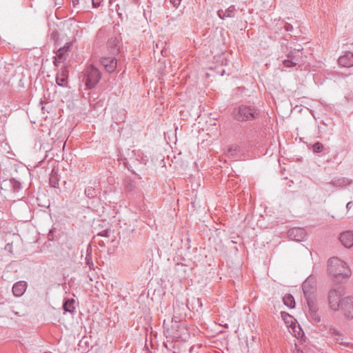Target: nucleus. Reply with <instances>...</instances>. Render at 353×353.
Segmentation results:
<instances>
[{
    "label": "nucleus",
    "instance_id": "obj_1",
    "mask_svg": "<svg viewBox=\"0 0 353 353\" xmlns=\"http://www.w3.org/2000/svg\"><path fill=\"white\" fill-rule=\"evenodd\" d=\"M327 272L336 282L351 276V270L346 262L338 257H332L327 261Z\"/></svg>",
    "mask_w": 353,
    "mask_h": 353
},
{
    "label": "nucleus",
    "instance_id": "obj_2",
    "mask_svg": "<svg viewBox=\"0 0 353 353\" xmlns=\"http://www.w3.org/2000/svg\"><path fill=\"white\" fill-rule=\"evenodd\" d=\"M232 114L237 121H245L257 118L259 111L252 105H241L233 110Z\"/></svg>",
    "mask_w": 353,
    "mask_h": 353
},
{
    "label": "nucleus",
    "instance_id": "obj_3",
    "mask_svg": "<svg viewBox=\"0 0 353 353\" xmlns=\"http://www.w3.org/2000/svg\"><path fill=\"white\" fill-rule=\"evenodd\" d=\"M101 73L94 65H88L83 72V82L88 89H92L98 84Z\"/></svg>",
    "mask_w": 353,
    "mask_h": 353
},
{
    "label": "nucleus",
    "instance_id": "obj_4",
    "mask_svg": "<svg viewBox=\"0 0 353 353\" xmlns=\"http://www.w3.org/2000/svg\"><path fill=\"white\" fill-rule=\"evenodd\" d=\"M343 289L341 286L332 288L328 293V303L330 309L334 312L339 311L342 306L344 297Z\"/></svg>",
    "mask_w": 353,
    "mask_h": 353
},
{
    "label": "nucleus",
    "instance_id": "obj_5",
    "mask_svg": "<svg viewBox=\"0 0 353 353\" xmlns=\"http://www.w3.org/2000/svg\"><path fill=\"white\" fill-rule=\"evenodd\" d=\"M178 320L179 319L173 320L175 321V324L172 326L171 330L169 327H165V323L164 321V332L165 333L167 337H170L172 339H181L183 340H185V336L184 335L185 332H186V329L183 325L178 323Z\"/></svg>",
    "mask_w": 353,
    "mask_h": 353
},
{
    "label": "nucleus",
    "instance_id": "obj_6",
    "mask_svg": "<svg viewBox=\"0 0 353 353\" xmlns=\"http://www.w3.org/2000/svg\"><path fill=\"white\" fill-rule=\"evenodd\" d=\"M70 46L71 44L70 43H66L63 47L58 50L53 60V63L56 67H58L60 63L66 60L68 53L70 51Z\"/></svg>",
    "mask_w": 353,
    "mask_h": 353
},
{
    "label": "nucleus",
    "instance_id": "obj_7",
    "mask_svg": "<svg viewBox=\"0 0 353 353\" xmlns=\"http://www.w3.org/2000/svg\"><path fill=\"white\" fill-rule=\"evenodd\" d=\"M340 310L346 318L353 319V296H347L344 297Z\"/></svg>",
    "mask_w": 353,
    "mask_h": 353
},
{
    "label": "nucleus",
    "instance_id": "obj_8",
    "mask_svg": "<svg viewBox=\"0 0 353 353\" xmlns=\"http://www.w3.org/2000/svg\"><path fill=\"white\" fill-rule=\"evenodd\" d=\"M174 316L172 320L179 319L180 320L183 316L186 315V310L189 309V301L186 303L176 300L174 304Z\"/></svg>",
    "mask_w": 353,
    "mask_h": 353
},
{
    "label": "nucleus",
    "instance_id": "obj_9",
    "mask_svg": "<svg viewBox=\"0 0 353 353\" xmlns=\"http://www.w3.org/2000/svg\"><path fill=\"white\" fill-rule=\"evenodd\" d=\"M339 240L343 245L347 248L353 246V231L347 230L340 234Z\"/></svg>",
    "mask_w": 353,
    "mask_h": 353
},
{
    "label": "nucleus",
    "instance_id": "obj_10",
    "mask_svg": "<svg viewBox=\"0 0 353 353\" xmlns=\"http://www.w3.org/2000/svg\"><path fill=\"white\" fill-rule=\"evenodd\" d=\"M302 288L306 301L314 299L313 294L315 291V286L312 283L310 279H307L303 283Z\"/></svg>",
    "mask_w": 353,
    "mask_h": 353
},
{
    "label": "nucleus",
    "instance_id": "obj_11",
    "mask_svg": "<svg viewBox=\"0 0 353 353\" xmlns=\"http://www.w3.org/2000/svg\"><path fill=\"white\" fill-rule=\"evenodd\" d=\"M307 303L308 307L309 317L311 319V320L315 322H319L320 316L317 314L318 309L314 299H308V301H307Z\"/></svg>",
    "mask_w": 353,
    "mask_h": 353
},
{
    "label": "nucleus",
    "instance_id": "obj_12",
    "mask_svg": "<svg viewBox=\"0 0 353 353\" xmlns=\"http://www.w3.org/2000/svg\"><path fill=\"white\" fill-rule=\"evenodd\" d=\"M28 283L25 281H19L16 282L12 286V293L14 296H21L26 291Z\"/></svg>",
    "mask_w": 353,
    "mask_h": 353
},
{
    "label": "nucleus",
    "instance_id": "obj_13",
    "mask_svg": "<svg viewBox=\"0 0 353 353\" xmlns=\"http://www.w3.org/2000/svg\"><path fill=\"white\" fill-rule=\"evenodd\" d=\"M289 237L296 241H301L305 236V231L303 228H295L288 231Z\"/></svg>",
    "mask_w": 353,
    "mask_h": 353
},
{
    "label": "nucleus",
    "instance_id": "obj_14",
    "mask_svg": "<svg viewBox=\"0 0 353 353\" xmlns=\"http://www.w3.org/2000/svg\"><path fill=\"white\" fill-rule=\"evenodd\" d=\"M101 63L105 69L109 72H113L117 68V65L116 59L112 57L102 58Z\"/></svg>",
    "mask_w": 353,
    "mask_h": 353
},
{
    "label": "nucleus",
    "instance_id": "obj_15",
    "mask_svg": "<svg viewBox=\"0 0 353 353\" xmlns=\"http://www.w3.org/2000/svg\"><path fill=\"white\" fill-rule=\"evenodd\" d=\"M338 62L340 65L343 67L350 68L353 66V53L347 52L339 58Z\"/></svg>",
    "mask_w": 353,
    "mask_h": 353
},
{
    "label": "nucleus",
    "instance_id": "obj_16",
    "mask_svg": "<svg viewBox=\"0 0 353 353\" xmlns=\"http://www.w3.org/2000/svg\"><path fill=\"white\" fill-rule=\"evenodd\" d=\"M68 70L65 67H62L57 72L56 77V83L61 87H66L65 81L68 79Z\"/></svg>",
    "mask_w": 353,
    "mask_h": 353
},
{
    "label": "nucleus",
    "instance_id": "obj_17",
    "mask_svg": "<svg viewBox=\"0 0 353 353\" xmlns=\"http://www.w3.org/2000/svg\"><path fill=\"white\" fill-rule=\"evenodd\" d=\"M236 8L234 6H230L227 10L223 11V10H219L217 12V15L221 19H225L226 18H232L235 15Z\"/></svg>",
    "mask_w": 353,
    "mask_h": 353
},
{
    "label": "nucleus",
    "instance_id": "obj_18",
    "mask_svg": "<svg viewBox=\"0 0 353 353\" xmlns=\"http://www.w3.org/2000/svg\"><path fill=\"white\" fill-rule=\"evenodd\" d=\"M350 183L351 180L345 177L334 178L331 181V184L333 186L338 188H342L347 185H350Z\"/></svg>",
    "mask_w": 353,
    "mask_h": 353
},
{
    "label": "nucleus",
    "instance_id": "obj_19",
    "mask_svg": "<svg viewBox=\"0 0 353 353\" xmlns=\"http://www.w3.org/2000/svg\"><path fill=\"white\" fill-rule=\"evenodd\" d=\"M289 332L296 338H302L304 335V332L301 326L296 322L289 328Z\"/></svg>",
    "mask_w": 353,
    "mask_h": 353
},
{
    "label": "nucleus",
    "instance_id": "obj_20",
    "mask_svg": "<svg viewBox=\"0 0 353 353\" xmlns=\"http://www.w3.org/2000/svg\"><path fill=\"white\" fill-rule=\"evenodd\" d=\"M330 333L334 340H336L340 345L347 346V343L343 342L342 335L339 330L335 328H330Z\"/></svg>",
    "mask_w": 353,
    "mask_h": 353
},
{
    "label": "nucleus",
    "instance_id": "obj_21",
    "mask_svg": "<svg viewBox=\"0 0 353 353\" xmlns=\"http://www.w3.org/2000/svg\"><path fill=\"white\" fill-rule=\"evenodd\" d=\"M281 316L288 328L296 322V319L292 315L285 312H281Z\"/></svg>",
    "mask_w": 353,
    "mask_h": 353
},
{
    "label": "nucleus",
    "instance_id": "obj_22",
    "mask_svg": "<svg viewBox=\"0 0 353 353\" xmlns=\"http://www.w3.org/2000/svg\"><path fill=\"white\" fill-rule=\"evenodd\" d=\"M59 177L57 172L53 169L49 178L50 185L54 188L59 187Z\"/></svg>",
    "mask_w": 353,
    "mask_h": 353
},
{
    "label": "nucleus",
    "instance_id": "obj_23",
    "mask_svg": "<svg viewBox=\"0 0 353 353\" xmlns=\"http://www.w3.org/2000/svg\"><path fill=\"white\" fill-rule=\"evenodd\" d=\"M283 301L284 305L288 307L289 308L292 309L295 307L294 299L290 294H287L283 297Z\"/></svg>",
    "mask_w": 353,
    "mask_h": 353
},
{
    "label": "nucleus",
    "instance_id": "obj_24",
    "mask_svg": "<svg viewBox=\"0 0 353 353\" xmlns=\"http://www.w3.org/2000/svg\"><path fill=\"white\" fill-rule=\"evenodd\" d=\"M74 305V299H71L66 300L63 305L64 311L67 312H70V313H73L75 310Z\"/></svg>",
    "mask_w": 353,
    "mask_h": 353
},
{
    "label": "nucleus",
    "instance_id": "obj_25",
    "mask_svg": "<svg viewBox=\"0 0 353 353\" xmlns=\"http://www.w3.org/2000/svg\"><path fill=\"white\" fill-rule=\"evenodd\" d=\"M302 48H294V50H290L286 53V56L288 59L294 60L295 61H298L299 53L301 51Z\"/></svg>",
    "mask_w": 353,
    "mask_h": 353
},
{
    "label": "nucleus",
    "instance_id": "obj_26",
    "mask_svg": "<svg viewBox=\"0 0 353 353\" xmlns=\"http://www.w3.org/2000/svg\"><path fill=\"white\" fill-rule=\"evenodd\" d=\"M5 185L6 183H8L10 187H12V189L14 192H18L21 189V183L14 180V179H10L9 181H5Z\"/></svg>",
    "mask_w": 353,
    "mask_h": 353
},
{
    "label": "nucleus",
    "instance_id": "obj_27",
    "mask_svg": "<svg viewBox=\"0 0 353 353\" xmlns=\"http://www.w3.org/2000/svg\"><path fill=\"white\" fill-rule=\"evenodd\" d=\"M323 150V145L320 142H316L312 145V150L314 152L319 153Z\"/></svg>",
    "mask_w": 353,
    "mask_h": 353
},
{
    "label": "nucleus",
    "instance_id": "obj_28",
    "mask_svg": "<svg viewBox=\"0 0 353 353\" xmlns=\"http://www.w3.org/2000/svg\"><path fill=\"white\" fill-rule=\"evenodd\" d=\"M283 63L287 68H292L297 64L296 61L290 59L288 58V59L283 60Z\"/></svg>",
    "mask_w": 353,
    "mask_h": 353
},
{
    "label": "nucleus",
    "instance_id": "obj_29",
    "mask_svg": "<svg viewBox=\"0 0 353 353\" xmlns=\"http://www.w3.org/2000/svg\"><path fill=\"white\" fill-rule=\"evenodd\" d=\"M85 262L86 264L90 267V268H93L94 264L92 260V257L88 254L85 256Z\"/></svg>",
    "mask_w": 353,
    "mask_h": 353
},
{
    "label": "nucleus",
    "instance_id": "obj_30",
    "mask_svg": "<svg viewBox=\"0 0 353 353\" xmlns=\"http://www.w3.org/2000/svg\"><path fill=\"white\" fill-rule=\"evenodd\" d=\"M94 190L90 187V188H88L85 190V194L88 196V197H93L94 195Z\"/></svg>",
    "mask_w": 353,
    "mask_h": 353
},
{
    "label": "nucleus",
    "instance_id": "obj_31",
    "mask_svg": "<svg viewBox=\"0 0 353 353\" xmlns=\"http://www.w3.org/2000/svg\"><path fill=\"white\" fill-rule=\"evenodd\" d=\"M192 303L193 304H196L199 308H200V309L202 308V302H201V299H199V298H196V299L194 298L192 299Z\"/></svg>",
    "mask_w": 353,
    "mask_h": 353
},
{
    "label": "nucleus",
    "instance_id": "obj_32",
    "mask_svg": "<svg viewBox=\"0 0 353 353\" xmlns=\"http://www.w3.org/2000/svg\"><path fill=\"white\" fill-rule=\"evenodd\" d=\"M181 0H170V3L173 4V6L176 8H177L180 3Z\"/></svg>",
    "mask_w": 353,
    "mask_h": 353
},
{
    "label": "nucleus",
    "instance_id": "obj_33",
    "mask_svg": "<svg viewBox=\"0 0 353 353\" xmlns=\"http://www.w3.org/2000/svg\"><path fill=\"white\" fill-rule=\"evenodd\" d=\"M92 5L94 8H98L100 6L99 0H92Z\"/></svg>",
    "mask_w": 353,
    "mask_h": 353
},
{
    "label": "nucleus",
    "instance_id": "obj_34",
    "mask_svg": "<svg viewBox=\"0 0 353 353\" xmlns=\"http://www.w3.org/2000/svg\"><path fill=\"white\" fill-rule=\"evenodd\" d=\"M117 40L116 39H111L109 41H108V45H114V46H117Z\"/></svg>",
    "mask_w": 353,
    "mask_h": 353
},
{
    "label": "nucleus",
    "instance_id": "obj_35",
    "mask_svg": "<svg viewBox=\"0 0 353 353\" xmlns=\"http://www.w3.org/2000/svg\"><path fill=\"white\" fill-rule=\"evenodd\" d=\"M353 206V201H350L346 205V208L347 210H350Z\"/></svg>",
    "mask_w": 353,
    "mask_h": 353
},
{
    "label": "nucleus",
    "instance_id": "obj_36",
    "mask_svg": "<svg viewBox=\"0 0 353 353\" xmlns=\"http://www.w3.org/2000/svg\"><path fill=\"white\" fill-rule=\"evenodd\" d=\"M285 29H286L287 31H292V29H293V27H292V25L288 24V25L286 26Z\"/></svg>",
    "mask_w": 353,
    "mask_h": 353
},
{
    "label": "nucleus",
    "instance_id": "obj_37",
    "mask_svg": "<svg viewBox=\"0 0 353 353\" xmlns=\"http://www.w3.org/2000/svg\"><path fill=\"white\" fill-rule=\"evenodd\" d=\"M72 3L74 6H75L78 3V0H72Z\"/></svg>",
    "mask_w": 353,
    "mask_h": 353
},
{
    "label": "nucleus",
    "instance_id": "obj_38",
    "mask_svg": "<svg viewBox=\"0 0 353 353\" xmlns=\"http://www.w3.org/2000/svg\"><path fill=\"white\" fill-rule=\"evenodd\" d=\"M301 353H305V352H304L302 350V351H301Z\"/></svg>",
    "mask_w": 353,
    "mask_h": 353
}]
</instances>
